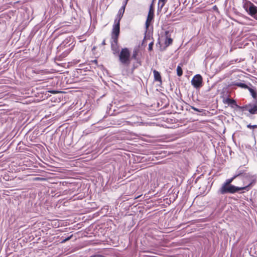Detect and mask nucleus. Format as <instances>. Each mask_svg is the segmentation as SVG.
I'll return each instance as SVG.
<instances>
[{
  "label": "nucleus",
  "instance_id": "nucleus-1",
  "mask_svg": "<svg viewBox=\"0 0 257 257\" xmlns=\"http://www.w3.org/2000/svg\"><path fill=\"white\" fill-rule=\"evenodd\" d=\"M244 183V186L241 187L235 186L232 185H226L223 184L221 188L219 189L218 192L221 194H224L226 193L233 194L240 190H245L248 191L254 184V180L252 178L249 180V183L248 185H245Z\"/></svg>",
  "mask_w": 257,
  "mask_h": 257
},
{
  "label": "nucleus",
  "instance_id": "nucleus-2",
  "mask_svg": "<svg viewBox=\"0 0 257 257\" xmlns=\"http://www.w3.org/2000/svg\"><path fill=\"white\" fill-rule=\"evenodd\" d=\"M120 23L119 21L114 22L111 33V39L112 41L111 42V46L112 50L115 52L117 51V42L118 38L120 32Z\"/></svg>",
  "mask_w": 257,
  "mask_h": 257
},
{
  "label": "nucleus",
  "instance_id": "nucleus-3",
  "mask_svg": "<svg viewBox=\"0 0 257 257\" xmlns=\"http://www.w3.org/2000/svg\"><path fill=\"white\" fill-rule=\"evenodd\" d=\"M119 60L121 64L128 65L130 63V53L127 48H123L119 55Z\"/></svg>",
  "mask_w": 257,
  "mask_h": 257
},
{
  "label": "nucleus",
  "instance_id": "nucleus-4",
  "mask_svg": "<svg viewBox=\"0 0 257 257\" xmlns=\"http://www.w3.org/2000/svg\"><path fill=\"white\" fill-rule=\"evenodd\" d=\"M243 7L250 16L257 20V7L249 2H246Z\"/></svg>",
  "mask_w": 257,
  "mask_h": 257
},
{
  "label": "nucleus",
  "instance_id": "nucleus-5",
  "mask_svg": "<svg viewBox=\"0 0 257 257\" xmlns=\"http://www.w3.org/2000/svg\"><path fill=\"white\" fill-rule=\"evenodd\" d=\"M202 78L200 75L197 74L194 76L191 80L192 85L196 88L202 86Z\"/></svg>",
  "mask_w": 257,
  "mask_h": 257
},
{
  "label": "nucleus",
  "instance_id": "nucleus-6",
  "mask_svg": "<svg viewBox=\"0 0 257 257\" xmlns=\"http://www.w3.org/2000/svg\"><path fill=\"white\" fill-rule=\"evenodd\" d=\"M153 17H154V11L153 9V6H152V5H151L150 7V11L149 12L147 19V20L146 22L145 25H146V29H148V28L150 26V24L153 19Z\"/></svg>",
  "mask_w": 257,
  "mask_h": 257
},
{
  "label": "nucleus",
  "instance_id": "nucleus-7",
  "mask_svg": "<svg viewBox=\"0 0 257 257\" xmlns=\"http://www.w3.org/2000/svg\"><path fill=\"white\" fill-rule=\"evenodd\" d=\"M243 110H247L251 114H255L257 113V105H246L242 107Z\"/></svg>",
  "mask_w": 257,
  "mask_h": 257
},
{
  "label": "nucleus",
  "instance_id": "nucleus-8",
  "mask_svg": "<svg viewBox=\"0 0 257 257\" xmlns=\"http://www.w3.org/2000/svg\"><path fill=\"white\" fill-rule=\"evenodd\" d=\"M250 178H252L254 180V183H255V179L253 176H251L249 174L245 173L242 176L241 180L243 181V186H244V183H246V185H248L249 183V180Z\"/></svg>",
  "mask_w": 257,
  "mask_h": 257
},
{
  "label": "nucleus",
  "instance_id": "nucleus-9",
  "mask_svg": "<svg viewBox=\"0 0 257 257\" xmlns=\"http://www.w3.org/2000/svg\"><path fill=\"white\" fill-rule=\"evenodd\" d=\"M153 73H154V75L155 80L156 81L161 82L162 80H161V77L160 73L158 71H157V70H154L153 71Z\"/></svg>",
  "mask_w": 257,
  "mask_h": 257
},
{
  "label": "nucleus",
  "instance_id": "nucleus-10",
  "mask_svg": "<svg viewBox=\"0 0 257 257\" xmlns=\"http://www.w3.org/2000/svg\"><path fill=\"white\" fill-rule=\"evenodd\" d=\"M166 2L167 0H159L158 11H161Z\"/></svg>",
  "mask_w": 257,
  "mask_h": 257
},
{
  "label": "nucleus",
  "instance_id": "nucleus-11",
  "mask_svg": "<svg viewBox=\"0 0 257 257\" xmlns=\"http://www.w3.org/2000/svg\"><path fill=\"white\" fill-rule=\"evenodd\" d=\"M124 14V12L122 11V10H119L118 12V14L117 15V17L116 19L114 20L115 22H118L119 21V23H120V21L121 19L122 18L123 15Z\"/></svg>",
  "mask_w": 257,
  "mask_h": 257
},
{
  "label": "nucleus",
  "instance_id": "nucleus-12",
  "mask_svg": "<svg viewBox=\"0 0 257 257\" xmlns=\"http://www.w3.org/2000/svg\"><path fill=\"white\" fill-rule=\"evenodd\" d=\"M139 51V48L138 47L135 48L134 49L133 52V54H132V58H133L135 60H137V57Z\"/></svg>",
  "mask_w": 257,
  "mask_h": 257
},
{
  "label": "nucleus",
  "instance_id": "nucleus-13",
  "mask_svg": "<svg viewBox=\"0 0 257 257\" xmlns=\"http://www.w3.org/2000/svg\"><path fill=\"white\" fill-rule=\"evenodd\" d=\"M234 85L244 89H247L248 88V86L246 84L241 82H236L234 83Z\"/></svg>",
  "mask_w": 257,
  "mask_h": 257
},
{
  "label": "nucleus",
  "instance_id": "nucleus-14",
  "mask_svg": "<svg viewBox=\"0 0 257 257\" xmlns=\"http://www.w3.org/2000/svg\"><path fill=\"white\" fill-rule=\"evenodd\" d=\"M249 91L250 92L251 96L253 98H255L256 97V92L251 88L248 87L247 88Z\"/></svg>",
  "mask_w": 257,
  "mask_h": 257
},
{
  "label": "nucleus",
  "instance_id": "nucleus-15",
  "mask_svg": "<svg viewBox=\"0 0 257 257\" xmlns=\"http://www.w3.org/2000/svg\"><path fill=\"white\" fill-rule=\"evenodd\" d=\"M177 73L178 76H181L183 74V71L180 66H178L177 68Z\"/></svg>",
  "mask_w": 257,
  "mask_h": 257
},
{
  "label": "nucleus",
  "instance_id": "nucleus-16",
  "mask_svg": "<svg viewBox=\"0 0 257 257\" xmlns=\"http://www.w3.org/2000/svg\"><path fill=\"white\" fill-rule=\"evenodd\" d=\"M236 178V176H233L230 179H227L225 182L223 183L226 185H231V183L233 181V180Z\"/></svg>",
  "mask_w": 257,
  "mask_h": 257
},
{
  "label": "nucleus",
  "instance_id": "nucleus-17",
  "mask_svg": "<svg viewBox=\"0 0 257 257\" xmlns=\"http://www.w3.org/2000/svg\"><path fill=\"white\" fill-rule=\"evenodd\" d=\"M244 174H243V172L242 171L237 170L234 176H236V178L240 177V179H241L242 176H243Z\"/></svg>",
  "mask_w": 257,
  "mask_h": 257
},
{
  "label": "nucleus",
  "instance_id": "nucleus-18",
  "mask_svg": "<svg viewBox=\"0 0 257 257\" xmlns=\"http://www.w3.org/2000/svg\"><path fill=\"white\" fill-rule=\"evenodd\" d=\"M173 40L171 38H167L165 43L166 46H169L172 43Z\"/></svg>",
  "mask_w": 257,
  "mask_h": 257
},
{
  "label": "nucleus",
  "instance_id": "nucleus-19",
  "mask_svg": "<svg viewBox=\"0 0 257 257\" xmlns=\"http://www.w3.org/2000/svg\"><path fill=\"white\" fill-rule=\"evenodd\" d=\"M247 127L249 128H255L257 127V125H251L249 124L247 125Z\"/></svg>",
  "mask_w": 257,
  "mask_h": 257
},
{
  "label": "nucleus",
  "instance_id": "nucleus-20",
  "mask_svg": "<svg viewBox=\"0 0 257 257\" xmlns=\"http://www.w3.org/2000/svg\"><path fill=\"white\" fill-rule=\"evenodd\" d=\"M127 1L126 0V2H125L124 4L122 6V7L119 9V10H122V11L124 12L125 11V6L126 5Z\"/></svg>",
  "mask_w": 257,
  "mask_h": 257
},
{
  "label": "nucleus",
  "instance_id": "nucleus-21",
  "mask_svg": "<svg viewBox=\"0 0 257 257\" xmlns=\"http://www.w3.org/2000/svg\"><path fill=\"white\" fill-rule=\"evenodd\" d=\"M153 45V43H151L149 44V50L151 51V50H152Z\"/></svg>",
  "mask_w": 257,
  "mask_h": 257
},
{
  "label": "nucleus",
  "instance_id": "nucleus-22",
  "mask_svg": "<svg viewBox=\"0 0 257 257\" xmlns=\"http://www.w3.org/2000/svg\"><path fill=\"white\" fill-rule=\"evenodd\" d=\"M90 257H103V256L100 254H95L93 255H91Z\"/></svg>",
  "mask_w": 257,
  "mask_h": 257
},
{
  "label": "nucleus",
  "instance_id": "nucleus-23",
  "mask_svg": "<svg viewBox=\"0 0 257 257\" xmlns=\"http://www.w3.org/2000/svg\"><path fill=\"white\" fill-rule=\"evenodd\" d=\"M70 238H71V236L68 237H67V238H66L64 239L63 240H62V242H66V241H67V240H69V239H70Z\"/></svg>",
  "mask_w": 257,
  "mask_h": 257
},
{
  "label": "nucleus",
  "instance_id": "nucleus-24",
  "mask_svg": "<svg viewBox=\"0 0 257 257\" xmlns=\"http://www.w3.org/2000/svg\"><path fill=\"white\" fill-rule=\"evenodd\" d=\"M192 109L195 110V111H198V112H201V111L199 110L198 109L195 108V107H192Z\"/></svg>",
  "mask_w": 257,
  "mask_h": 257
},
{
  "label": "nucleus",
  "instance_id": "nucleus-25",
  "mask_svg": "<svg viewBox=\"0 0 257 257\" xmlns=\"http://www.w3.org/2000/svg\"><path fill=\"white\" fill-rule=\"evenodd\" d=\"M228 101L229 102L231 103H233L235 102V101L234 100L230 99H228Z\"/></svg>",
  "mask_w": 257,
  "mask_h": 257
},
{
  "label": "nucleus",
  "instance_id": "nucleus-26",
  "mask_svg": "<svg viewBox=\"0 0 257 257\" xmlns=\"http://www.w3.org/2000/svg\"><path fill=\"white\" fill-rule=\"evenodd\" d=\"M102 45H105V40H104L102 42Z\"/></svg>",
  "mask_w": 257,
  "mask_h": 257
},
{
  "label": "nucleus",
  "instance_id": "nucleus-27",
  "mask_svg": "<svg viewBox=\"0 0 257 257\" xmlns=\"http://www.w3.org/2000/svg\"><path fill=\"white\" fill-rule=\"evenodd\" d=\"M51 93H54V94H55V93H57V92H56V91H51Z\"/></svg>",
  "mask_w": 257,
  "mask_h": 257
},
{
  "label": "nucleus",
  "instance_id": "nucleus-28",
  "mask_svg": "<svg viewBox=\"0 0 257 257\" xmlns=\"http://www.w3.org/2000/svg\"><path fill=\"white\" fill-rule=\"evenodd\" d=\"M168 32H166V35L168 34Z\"/></svg>",
  "mask_w": 257,
  "mask_h": 257
}]
</instances>
